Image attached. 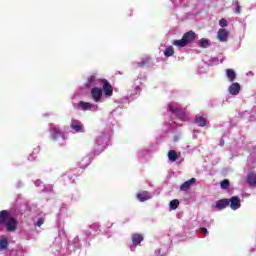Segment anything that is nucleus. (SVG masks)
I'll use <instances>...</instances> for the list:
<instances>
[{
    "label": "nucleus",
    "instance_id": "473e14b6",
    "mask_svg": "<svg viewBox=\"0 0 256 256\" xmlns=\"http://www.w3.org/2000/svg\"><path fill=\"white\" fill-rule=\"evenodd\" d=\"M198 233H201L202 235H204V237H207V235H209V231L207 230V228H200L198 230Z\"/></svg>",
    "mask_w": 256,
    "mask_h": 256
},
{
    "label": "nucleus",
    "instance_id": "4468645a",
    "mask_svg": "<svg viewBox=\"0 0 256 256\" xmlns=\"http://www.w3.org/2000/svg\"><path fill=\"white\" fill-rule=\"evenodd\" d=\"M137 199L141 203H145V201H149V199H153V193L148 191H142L137 194Z\"/></svg>",
    "mask_w": 256,
    "mask_h": 256
},
{
    "label": "nucleus",
    "instance_id": "f704fd0d",
    "mask_svg": "<svg viewBox=\"0 0 256 256\" xmlns=\"http://www.w3.org/2000/svg\"><path fill=\"white\" fill-rule=\"evenodd\" d=\"M34 184L36 185V187H43V182L41 180H36Z\"/></svg>",
    "mask_w": 256,
    "mask_h": 256
},
{
    "label": "nucleus",
    "instance_id": "cd10ccee",
    "mask_svg": "<svg viewBox=\"0 0 256 256\" xmlns=\"http://www.w3.org/2000/svg\"><path fill=\"white\" fill-rule=\"evenodd\" d=\"M169 207H170V211H175V209H177V207H179V200L174 199V200L170 201Z\"/></svg>",
    "mask_w": 256,
    "mask_h": 256
},
{
    "label": "nucleus",
    "instance_id": "412c9836",
    "mask_svg": "<svg viewBox=\"0 0 256 256\" xmlns=\"http://www.w3.org/2000/svg\"><path fill=\"white\" fill-rule=\"evenodd\" d=\"M226 77L228 78V81H230V83H233V81L237 79V74L233 69H228L226 70Z\"/></svg>",
    "mask_w": 256,
    "mask_h": 256
},
{
    "label": "nucleus",
    "instance_id": "6ab92c4d",
    "mask_svg": "<svg viewBox=\"0 0 256 256\" xmlns=\"http://www.w3.org/2000/svg\"><path fill=\"white\" fill-rule=\"evenodd\" d=\"M195 123H197L200 127H207V116L197 115L195 118Z\"/></svg>",
    "mask_w": 256,
    "mask_h": 256
},
{
    "label": "nucleus",
    "instance_id": "ddd939ff",
    "mask_svg": "<svg viewBox=\"0 0 256 256\" xmlns=\"http://www.w3.org/2000/svg\"><path fill=\"white\" fill-rule=\"evenodd\" d=\"M228 93L230 95H233L234 97L239 95V93H241V85L237 82L232 83L229 87H228Z\"/></svg>",
    "mask_w": 256,
    "mask_h": 256
},
{
    "label": "nucleus",
    "instance_id": "6e6552de",
    "mask_svg": "<svg viewBox=\"0 0 256 256\" xmlns=\"http://www.w3.org/2000/svg\"><path fill=\"white\" fill-rule=\"evenodd\" d=\"M70 129H72V131L74 133H85V124H83V122H81V120H77L75 118H72L70 121Z\"/></svg>",
    "mask_w": 256,
    "mask_h": 256
},
{
    "label": "nucleus",
    "instance_id": "20e7f679",
    "mask_svg": "<svg viewBox=\"0 0 256 256\" xmlns=\"http://www.w3.org/2000/svg\"><path fill=\"white\" fill-rule=\"evenodd\" d=\"M196 39H197V34L194 31H188L184 33V35L182 36V39L174 40L172 42V45H174V47H187L189 43H193V41H195Z\"/></svg>",
    "mask_w": 256,
    "mask_h": 256
},
{
    "label": "nucleus",
    "instance_id": "37998d69",
    "mask_svg": "<svg viewBox=\"0 0 256 256\" xmlns=\"http://www.w3.org/2000/svg\"><path fill=\"white\" fill-rule=\"evenodd\" d=\"M236 13H241V7L238 6V7L236 8Z\"/></svg>",
    "mask_w": 256,
    "mask_h": 256
},
{
    "label": "nucleus",
    "instance_id": "2eb2a0df",
    "mask_svg": "<svg viewBox=\"0 0 256 256\" xmlns=\"http://www.w3.org/2000/svg\"><path fill=\"white\" fill-rule=\"evenodd\" d=\"M9 219V210H2L0 211V231L5 229V223Z\"/></svg>",
    "mask_w": 256,
    "mask_h": 256
},
{
    "label": "nucleus",
    "instance_id": "f03ea898",
    "mask_svg": "<svg viewBox=\"0 0 256 256\" xmlns=\"http://www.w3.org/2000/svg\"><path fill=\"white\" fill-rule=\"evenodd\" d=\"M168 111L172 113V119L168 122L170 131H173L176 127H183V123L189 121V113L183 111V106L178 102H171L168 105Z\"/></svg>",
    "mask_w": 256,
    "mask_h": 256
},
{
    "label": "nucleus",
    "instance_id": "f3484780",
    "mask_svg": "<svg viewBox=\"0 0 256 256\" xmlns=\"http://www.w3.org/2000/svg\"><path fill=\"white\" fill-rule=\"evenodd\" d=\"M195 183H197V179L195 178L187 180L180 186V191H189V189H191L192 185H195Z\"/></svg>",
    "mask_w": 256,
    "mask_h": 256
},
{
    "label": "nucleus",
    "instance_id": "ea45409f",
    "mask_svg": "<svg viewBox=\"0 0 256 256\" xmlns=\"http://www.w3.org/2000/svg\"><path fill=\"white\" fill-rule=\"evenodd\" d=\"M155 256H163V254H161V250L160 249H156L155 250Z\"/></svg>",
    "mask_w": 256,
    "mask_h": 256
},
{
    "label": "nucleus",
    "instance_id": "aec40b11",
    "mask_svg": "<svg viewBox=\"0 0 256 256\" xmlns=\"http://www.w3.org/2000/svg\"><path fill=\"white\" fill-rule=\"evenodd\" d=\"M242 117L243 119H247L248 121H256V112H249L245 111L242 112Z\"/></svg>",
    "mask_w": 256,
    "mask_h": 256
},
{
    "label": "nucleus",
    "instance_id": "4c0bfd02",
    "mask_svg": "<svg viewBox=\"0 0 256 256\" xmlns=\"http://www.w3.org/2000/svg\"><path fill=\"white\" fill-rule=\"evenodd\" d=\"M64 181H67V179H71V174L67 173L63 176Z\"/></svg>",
    "mask_w": 256,
    "mask_h": 256
},
{
    "label": "nucleus",
    "instance_id": "423d86ee",
    "mask_svg": "<svg viewBox=\"0 0 256 256\" xmlns=\"http://www.w3.org/2000/svg\"><path fill=\"white\" fill-rule=\"evenodd\" d=\"M77 249H81V240L79 239V236L74 237L71 241L68 242L67 248H63L60 251L61 256H67L71 255L73 251H77Z\"/></svg>",
    "mask_w": 256,
    "mask_h": 256
},
{
    "label": "nucleus",
    "instance_id": "1a4fd4ad",
    "mask_svg": "<svg viewBox=\"0 0 256 256\" xmlns=\"http://www.w3.org/2000/svg\"><path fill=\"white\" fill-rule=\"evenodd\" d=\"M4 225L8 233H13V231L17 230L18 222L17 219H15L14 217H9Z\"/></svg>",
    "mask_w": 256,
    "mask_h": 256
},
{
    "label": "nucleus",
    "instance_id": "e433bc0d",
    "mask_svg": "<svg viewBox=\"0 0 256 256\" xmlns=\"http://www.w3.org/2000/svg\"><path fill=\"white\" fill-rule=\"evenodd\" d=\"M39 151H40L39 147L34 148L32 154H33V155H36V157H37V155H39Z\"/></svg>",
    "mask_w": 256,
    "mask_h": 256
},
{
    "label": "nucleus",
    "instance_id": "7ed1b4c3",
    "mask_svg": "<svg viewBox=\"0 0 256 256\" xmlns=\"http://www.w3.org/2000/svg\"><path fill=\"white\" fill-rule=\"evenodd\" d=\"M109 137H111V130L109 129L102 131L96 136L93 148L94 155H100V153L105 151L107 143L109 142Z\"/></svg>",
    "mask_w": 256,
    "mask_h": 256
},
{
    "label": "nucleus",
    "instance_id": "c9c22d12",
    "mask_svg": "<svg viewBox=\"0 0 256 256\" xmlns=\"http://www.w3.org/2000/svg\"><path fill=\"white\" fill-rule=\"evenodd\" d=\"M145 153H147V151H145V150H139V151H138V157H144Z\"/></svg>",
    "mask_w": 256,
    "mask_h": 256
},
{
    "label": "nucleus",
    "instance_id": "dca6fc26",
    "mask_svg": "<svg viewBox=\"0 0 256 256\" xmlns=\"http://www.w3.org/2000/svg\"><path fill=\"white\" fill-rule=\"evenodd\" d=\"M246 183L249 187L256 188V172H249L246 176Z\"/></svg>",
    "mask_w": 256,
    "mask_h": 256
},
{
    "label": "nucleus",
    "instance_id": "4be33fe9",
    "mask_svg": "<svg viewBox=\"0 0 256 256\" xmlns=\"http://www.w3.org/2000/svg\"><path fill=\"white\" fill-rule=\"evenodd\" d=\"M10 256H25V250L22 246H18L10 252Z\"/></svg>",
    "mask_w": 256,
    "mask_h": 256
},
{
    "label": "nucleus",
    "instance_id": "c756f323",
    "mask_svg": "<svg viewBox=\"0 0 256 256\" xmlns=\"http://www.w3.org/2000/svg\"><path fill=\"white\" fill-rule=\"evenodd\" d=\"M221 189H229V180L225 179L220 183Z\"/></svg>",
    "mask_w": 256,
    "mask_h": 256
},
{
    "label": "nucleus",
    "instance_id": "b1692460",
    "mask_svg": "<svg viewBox=\"0 0 256 256\" xmlns=\"http://www.w3.org/2000/svg\"><path fill=\"white\" fill-rule=\"evenodd\" d=\"M168 159L171 163H175V161L179 159V155H177V152L175 150H170L168 152Z\"/></svg>",
    "mask_w": 256,
    "mask_h": 256
},
{
    "label": "nucleus",
    "instance_id": "5701e85b",
    "mask_svg": "<svg viewBox=\"0 0 256 256\" xmlns=\"http://www.w3.org/2000/svg\"><path fill=\"white\" fill-rule=\"evenodd\" d=\"M198 45L202 49H207V47H211V42L207 38H201L198 42Z\"/></svg>",
    "mask_w": 256,
    "mask_h": 256
},
{
    "label": "nucleus",
    "instance_id": "2f4dec72",
    "mask_svg": "<svg viewBox=\"0 0 256 256\" xmlns=\"http://www.w3.org/2000/svg\"><path fill=\"white\" fill-rule=\"evenodd\" d=\"M219 25H220V27H227V25H229V23L227 22V19L222 18L219 20Z\"/></svg>",
    "mask_w": 256,
    "mask_h": 256
},
{
    "label": "nucleus",
    "instance_id": "a18cd8bd",
    "mask_svg": "<svg viewBox=\"0 0 256 256\" xmlns=\"http://www.w3.org/2000/svg\"><path fill=\"white\" fill-rule=\"evenodd\" d=\"M49 189H50V191H51V186H49Z\"/></svg>",
    "mask_w": 256,
    "mask_h": 256
},
{
    "label": "nucleus",
    "instance_id": "a19ab883",
    "mask_svg": "<svg viewBox=\"0 0 256 256\" xmlns=\"http://www.w3.org/2000/svg\"><path fill=\"white\" fill-rule=\"evenodd\" d=\"M106 227L107 229H111V227H113V222L106 223Z\"/></svg>",
    "mask_w": 256,
    "mask_h": 256
},
{
    "label": "nucleus",
    "instance_id": "39448f33",
    "mask_svg": "<svg viewBox=\"0 0 256 256\" xmlns=\"http://www.w3.org/2000/svg\"><path fill=\"white\" fill-rule=\"evenodd\" d=\"M49 131H50V137L52 141H58L60 145H63V143H65V140L67 138L65 137V134L61 130V127L55 124H50Z\"/></svg>",
    "mask_w": 256,
    "mask_h": 256
},
{
    "label": "nucleus",
    "instance_id": "bb28decb",
    "mask_svg": "<svg viewBox=\"0 0 256 256\" xmlns=\"http://www.w3.org/2000/svg\"><path fill=\"white\" fill-rule=\"evenodd\" d=\"M164 55L165 57H173V55H175V49L173 48V46L166 48L164 51Z\"/></svg>",
    "mask_w": 256,
    "mask_h": 256
},
{
    "label": "nucleus",
    "instance_id": "58836bf2",
    "mask_svg": "<svg viewBox=\"0 0 256 256\" xmlns=\"http://www.w3.org/2000/svg\"><path fill=\"white\" fill-rule=\"evenodd\" d=\"M199 74L202 75V73H205V67L201 66L199 69Z\"/></svg>",
    "mask_w": 256,
    "mask_h": 256
},
{
    "label": "nucleus",
    "instance_id": "f8f14e48",
    "mask_svg": "<svg viewBox=\"0 0 256 256\" xmlns=\"http://www.w3.org/2000/svg\"><path fill=\"white\" fill-rule=\"evenodd\" d=\"M143 241V236L141 234H133L132 235V245H130V251L135 252L137 249V245H141Z\"/></svg>",
    "mask_w": 256,
    "mask_h": 256
},
{
    "label": "nucleus",
    "instance_id": "9d476101",
    "mask_svg": "<svg viewBox=\"0 0 256 256\" xmlns=\"http://www.w3.org/2000/svg\"><path fill=\"white\" fill-rule=\"evenodd\" d=\"M228 205L232 211L241 209V198H239V196H232L230 199H228Z\"/></svg>",
    "mask_w": 256,
    "mask_h": 256
},
{
    "label": "nucleus",
    "instance_id": "393cba45",
    "mask_svg": "<svg viewBox=\"0 0 256 256\" xmlns=\"http://www.w3.org/2000/svg\"><path fill=\"white\" fill-rule=\"evenodd\" d=\"M9 247V240L7 238L0 239V251H5Z\"/></svg>",
    "mask_w": 256,
    "mask_h": 256
},
{
    "label": "nucleus",
    "instance_id": "72a5a7b5",
    "mask_svg": "<svg viewBox=\"0 0 256 256\" xmlns=\"http://www.w3.org/2000/svg\"><path fill=\"white\" fill-rule=\"evenodd\" d=\"M36 159H37V155L33 153L28 156V161H35Z\"/></svg>",
    "mask_w": 256,
    "mask_h": 256
},
{
    "label": "nucleus",
    "instance_id": "9b49d317",
    "mask_svg": "<svg viewBox=\"0 0 256 256\" xmlns=\"http://www.w3.org/2000/svg\"><path fill=\"white\" fill-rule=\"evenodd\" d=\"M217 39L221 43H227V41H229V30L220 28L217 32Z\"/></svg>",
    "mask_w": 256,
    "mask_h": 256
},
{
    "label": "nucleus",
    "instance_id": "a211bd4d",
    "mask_svg": "<svg viewBox=\"0 0 256 256\" xmlns=\"http://www.w3.org/2000/svg\"><path fill=\"white\" fill-rule=\"evenodd\" d=\"M227 207H229V199H221L216 201L215 208L218 209V211L226 209Z\"/></svg>",
    "mask_w": 256,
    "mask_h": 256
},
{
    "label": "nucleus",
    "instance_id": "c85d7f7f",
    "mask_svg": "<svg viewBox=\"0 0 256 256\" xmlns=\"http://www.w3.org/2000/svg\"><path fill=\"white\" fill-rule=\"evenodd\" d=\"M43 223H45V217H43V216L38 217V218L34 221L35 227H41V225H43Z\"/></svg>",
    "mask_w": 256,
    "mask_h": 256
},
{
    "label": "nucleus",
    "instance_id": "c03bdc74",
    "mask_svg": "<svg viewBox=\"0 0 256 256\" xmlns=\"http://www.w3.org/2000/svg\"><path fill=\"white\" fill-rule=\"evenodd\" d=\"M247 76H248V77L253 76V72H248V73H247Z\"/></svg>",
    "mask_w": 256,
    "mask_h": 256
},
{
    "label": "nucleus",
    "instance_id": "79ce46f5",
    "mask_svg": "<svg viewBox=\"0 0 256 256\" xmlns=\"http://www.w3.org/2000/svg\"><path fill=\"white\" fill-rule=\"evenodd\" d=\"M219 145L220 147H223V145H225V140H223V138H221Z\"/></svg>",
    "mask_w": 256,
    "mask_h": 256
},
{
    "label": "nucleus",
    "instance_id": "7c9ffc66",
    "mask_svg": "<svg viewBox=\"0 0 256 256\" xmlns=\"http://www.w3.org/2000/svg\"><path fill=\"white\" fill-rule=\"evenodd\" d=\"M90 229H93L94 231H101V225L99 223H94L90 226Z\"/></svg>",
    "mask_w": 256,
    "mask_h": 256
},
{
    "label": "nucleus",
    "instance_id": "0eeeda50",
    "mask_svg": "<svg viewBox=\"0 0 256 256\" xmlns=\"http://www.w3.org/2000/svg\"><path fill=\"white\" fill-rule=\"evenodd\" d=\"M141 85H143L141 79H136L134 81V86L129 94V99H131V101H133V99H137V97L141 95Z\"/></svg>",
    "mask_w": 256,
    "mask_h": 256
},
{
    "label": "nucleus",
    "instance_id": "a878e982",
    "mask_svg": "<svg viewBox=\"0 0 256 256\" xmlns=\"http://www.w3.org/2000/svg\"><path fill=\"white\" fill-rule=\"evenodd\" d=\"M91 163V158L89 156L84 157L82 162H80V168L85 169L87 166H89Z\"/></svg>",
    "mask_w": 256,
    "mask_h": 256
},
{
    "label": "nucleus",
    "instance_id": "f257e3e1",
    "mask_svg": "<svg viewBox=\"0 0 256 256\" xmlns=\"http://www.w3.org/2000/svg\"><path fill=\"white\" fill-rule=\"evenodd\" d=\"M85 87L90 90V99L94 102L80 101L78 103L79 111H91L97 113L101 111L99 104L105 103L108 99L113 97V85L105 78H99V76L93 74L87 78Z\"/></svg>",
    "mask_w": 256,
    "mask_h": 256
}]
</instances>
